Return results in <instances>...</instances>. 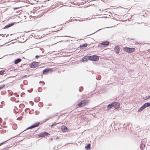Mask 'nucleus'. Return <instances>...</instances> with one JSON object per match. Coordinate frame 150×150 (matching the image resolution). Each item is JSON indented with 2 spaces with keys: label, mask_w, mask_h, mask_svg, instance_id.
Listing matches in <instances>:
<instances>
[{
  "label": "nucleus",
  "mask_w": 150,
  "mask_h": 150,
  "mask_svg": "<svg viewBox=\"0 0 150 150\" xmlns=\"http://www.w3.org/2000/svg\"><path fill=\"white\" fill-rule=\"evenodd\" d=\"M25 95V93H22L21 94V96L22 97H24Z\"/></svg>",
  "instance_id": "nucleus-29"
},
{
  "label": "nucleus",
  "mask_w": 150,
  "mask_h": 150,
  "mask_svg": "<svg viewBox=\"0 0 150 150\" xmlns=\"http://www.w3.org/2000/svg\"><path fill=\"white\" fill-rule=\"evenodd\" d=\"M43 104L42 102H40L38 104V105L39 107H41L43 106Z\"/></svg>",
  "instance_id": "nucleus-22"
},
{
  "label": "nucleus",
  "mask_w": 150,
  "mask_h": 150,
  "mask_svg": "<svg viewBox=\"0 0 150 150\" xmlns=\"http://www.w3.org/2000/svg\"><path fill=\"white\" fill-rule=\"evenodd\" d=\"M16 100V98L14 97H12L11 98V100L12 101H15Z\"/></svg>",
  "instance_id": "nucleus-33"
},
{
  "label": "nucleus",
  "mask_w": 150,
  "mask_h": 150,
  "mask_svg": "<svg viewBox=\"0 0 150 150\" xmlns=\"http://www.w3.org/2000/svg\"><path fill=\"white\" fill-rule=\"evenodd\" d=\"M91 147V144L90 143L87 144V145L85 146L86 150H89Z\"/></svg>",
  "instance_id": "nucleus-18"
},
{
  "label": "nucleus",
  "mask_w": 150,
  "mask_h": 150,
  "mask_svg": "<svg viewBox=\"0 0 150 150\" xmlns=\"http://www.w3.org/2000/svg\"><path fill=\"white\" fill-rule=\"evenodd\" d=\"M32 128H33V127L32 126V125H31V126H30L28 127L25 130H27V129H32ZM25 131L24 130V131Z\"/></svg>",
  "instance_id": "nucleus-30"
},
{
  "label": "nucleus",
  "mask_w": 150,
  "mask_h": 150,
  "mask_svg": "<svg viewBox=\"0 0 150 150\" xmlns=\"http://www.w3.org/2000/svg\"><path fill=\"white\" fill-rule=\"evenodd\" d=\"M100 79V78H99V79H98V80H99V79Z\"/></svg>",
  "instance_id": "nucleus-54"
},
{
  "label": "nucleus",
  "mask_w": 150,
  "mask_h": 150,
  "mask_svg": "<svg viewBox=\"0 0 150 150\" xmlns=\"http://www.w3.org/2000/svg\"><path fill=\"white\" fill-rule=\"evenodd\" d=\"M24 106H25L23 104H20L19 105V107H20L21 108H24Z\"/></svg>",
  "instance_id": "nucleus-24"
},
{
  "label": "nucleus",
  "mask_w": 150,
  "mask_h": 150,
  "mask_svg": "<svg viewBox=\"0 0 150 150\" xmlns=\"http://www.w3.org/2000/svg\"><path fill=\"white\" fill-rule=\"evenodd\" d=\"M58 123H56V122H54V123H53L52 125H51V127H52L53 126H54L55 125H56L58 124Z\"/></svg>",
  "instance_id": "nucleus-35"
},
{
  "label": "nucleus",
  "mask_w": 150,
  "mask_h": 150,
  "mask_svg": "<svg viewBox=\"0 0 150 150\" xmlns=\"http://www.w3.org/2000/svg\"><path fill=\"white\" fill-rule=\"evenodd\" d=\"M83 90V88L82 86H81L79 88V91L80 92H81Z\"/></svg>",
  "instance_id": "nucleus-25"
},
{
  "label": "nucleus",
  "mask_w": 150,
  "mask_h": 150,
  "mask_svg": "<svg viewBox=\"0 0 150 150\" xmlns=\"http://www.w3.org/2000/svg\"><path fill=\"white\" fill-rule=\"evenodd\" d=\"M114 50L117 54H118L120 51L119 46L118 45H116L114 48Z\"/></svg>",
  "instance_id": "nucleus-8"
},
{
  "label": "nucleus",
  "mask_w": 150,
  "mask_h": 150,
  "mask_svg": "<svg viewBox=\"0 0 150 150\" xmlns=\"http://www.w3.org/2000/svg\"><path fill=\"white\" fill-rule=\"evenodd\" d=\"M4 35H3V36H2V37H4Z\"/></svg>",
  "instance_id": "nucleus-50"
},
{
  "label": "nucleus",
  "mask_w": 150,
  "mask_h": 150,
  "mask_svg": "<svg viewBox=\"0 0 150 150\" xmlns=\"http://www.w3.org/2000/svg\"><path fill=\"white\" fill-rule=\"evenodd\" d=\"M1 35H2V34H0V36H1Z\"/></svg>",
  "instance_id": "nucleus-51"
},
{
  "label": "nucleus",
  "mask_w": 150,
  "mask_h": 150,
  "mask_svg": "<svg viewBox=\"0 0 150 150\" xmlns=\"http://www.w3.org/2000/svg\"><path fill=\"white\" fill-rule=\"evenodd\" d=\"M40 100V98L39 97H37V98H36L34 100H35V102H36L37 101H36V100H37L38 101L37 102H38Z\"/></svg>",
  "instance_id": "nucleus-23"
},
{
  "label": "nucleus",
  "mask_w": 150,
  "mask_h": 150,
  "mask_svg": "<svg viewBox=\"0 0 150 150\" xmlns=\"http://www.w3.org/2000/svg\"><path fill=\"white\" fill-rule=\"evenodd\" d=\"M8 36V35H7L6 36V37H7Z\"/></svg>",
  "instance_id": "nucleus-49"
},
{
  "label": "nucleus",
  "mask_w": 150,
  "mask_h": 150,
  "mask_svg": "<svg viewBox=\"0 0 150 150\" xmlns=\"http://www.w3.org/2000/svg\"><path fill=\"white\" fill-rule=\"evenodd\" d=\"M88 60L94 61L98 60L99 58V56L95 55L88 56Z\"/></svg>",
  "instance_id": "nucleus-1"
},
{
  "label": "nucleus",
  "mask_w": 150,
  "mask_h": 150,
  "mask_svg": "<svg viewBox=\"0 0 150 150\" xmlns=\"http://www.w3.org/2000/svg\"><path fill=\"white\" fill-rule=\"evenodd\" d=\"M88 45L87 43H84L80 45L79 47L80 49H83L86 47Z\"/></svg>",
  "instance_id": "nucleus-14"
},
{
  "label": "nucleus",
  "mask_w": 150,
  "mask_h": 150,
  "mask_svg": "<svg viewBox=\"0 0 150 150\" xmlns=\"http://www.w3.org/2000/svg\"><path fill=\"white\" fill-rule=\"evenodd\" d=\"M112 103L113 104V107L115 109L118 110L119 109L120 104L119 103L116 102H112Z\"/></svg>",
  "instance_id": "nucleus-4"
},
{
  "label": "nucleus",
  "mask_w": 150,
  "mask_h": 150,
  "mask_svg": "<svg viewBox=\"0 0 150 150\" xmlns=\"http://www.w3.org/2000/svg\"><path fill=\"white\" fill-rule=\"evenodd\" d=\"M52 118V117L50 116L47 118V119H45V120H43L42 122H43V123L47 121L48 120L51 119Z\"/></svg>",
  "instance_id": "nucleus-21"
},
{
  "label": "nucleus",
  "mask_w": 150,
  "mask_h": 150,
  "mask_svg": "<svg viewBox=\"0 0 150 150\" xmlns=\"http://www.w3.org/2000/svg\"><path fill=\"white\" fill-rule=\"evenodd\" d=\"M109 42L108 41L104 42L101 43V45H103L104 47L108 45Z\"/></svg>",
  "instance_id": "nucleus-13"
},
{
  "label": "nucleus",
  "mask_w": 150,
  "mask_h": 150,
  "mask_svg": "<svg viewBox=\"0 0 150 150\" xmlns=\"http://www.w3.org/2000/svg\"><path fill=\"white\" fill-rule=\"evenodd\" d=\"M89 102V100H88L85 99L79 103L78 106L79 107H82L87 105Z\"/></svg>",
  "instance_id": "nucleus-2"
},
{
  "label": "nucleus",
  "mask_w": 150,
  "mask_h": 150,
  "mask_svg": "<svg viewBox=\"0 0 150 150\" xmlns=\"http://www.w3.org/2000/svg\"><path fill=\"white\" fill-rule=\"evenodd\" d=\"M40 56H41V57H42V55H40V56H39V55H37L35 56V58H37V59H38V58L39 57H40Z\"/></svg>",
  "instance_id": "nucleus-37"
},
{
  "label": "nucleus",
  "mask_w": 150,
  "mask_h": 150,
  "mask_svg": "<svg viewBox=\"0 0 150 150\" xmlns=\"http://www.w3.org/2000/svg\"><path fill=\"white\" fill-rule=\"evenodd\" d=\"M13 111H14V112L15 113H16V109H13Z\"/></svg>",
  "instance_id": "nucleus-43"
},
{
  "label": "nucleus",
  "mask_w": 150,
  "mask_h": 150,
  "mask_svg": "<svg viewBox=\"0 0 150 150\" xmlns=\"http://www.w3.org/2000/svg\"><path fill=\"white\" fill-rule=\"evenodd\" d=\"M150 98V95L148 96H146L145 97V100H147L149 99Z\"/></svg>",
  "instance_id": "nucleus-34"
},
{
  "label": "nucleus",
  "mask_w": 150,
  "mask_h": 150,
  "mask_svg": "<svg viewBox=\"0 0 150 150\" xmlns=\"http://www.w3.org/2000/svg\"><path fill=\"white\" fill-rule=\"evenodd\" d=\"M88 60V56L87 57H83L82 58L81 60L82 62H85L87 61Z\"/></svg>",
  "instance_id": "nucleus-17"
},
{
  "label": "nucleus",
  "mask_w": 150,
  "mask_h": 150,
  "mask_svg": "<svg viewBox=\"0 0 150 150\" xmlns=\"http://www.w3.org/2000/svg\"><path fill=\"white\" fill-rule=\"evenodd\" d=\"M101 29H100L98 30H97L96 32H95V33H95L96 32H97V31H99V30H101Z\"/></svg>",
  "instance_id": "nucleus-45"
},
{
  "label": "nucleus",
  "mask_w": 150,
  "mask_h": 150,
  "mask_svg": "<svg viewBox=\"0 0 150 150\" xmlns=\"http://www.w3.org/2000/svg\"><path fill=\"white\" fill-rule=\"evenodd\" d=\"M113 106V104L112 103H112L109 104L108 105L107 107V110H109L110 109L112 108Z\"/></svg>",
  "instance_id": "nucleus-11"
},
{
  "label": "nucleus",
  "mask_w": 150,
  "mask_h": 150,
  "mask_svg": "<svg viewBox=\"0 0 150 150\" xmlns=\"http://www.w3.org/2000/svg\"><path fill=\"white\" fill-rule=\"evenodd\" d=\"M53 70L50 69H46L42 71L43 74H47L50 72L51 73L53 71Z\"/></svg>",
  "instance_id": "nucleus-6"
},
{
  "label": "nucleus",
  "mask_w": 150,
  "mask_h": 150,
  "mask_svg": "<svg viewBox=\"0 0 150 150\" xmlns=\"http://www.w3.org/2000/svg\"><path fill=\"white\" fill-rule=\"evenodd\" d=\"M11 139H8L6 141H5L4 142H3L2 143H0V146H1L2 144H4L8 140H10Z\"/></svg>",
  "instance_id": "nucleus-31"
},
{
  "label": "nucleus",
  "mask_w": 150,
  "mask_h": 150,
  "mask_svg": "<svg viewBox=\"0 0 150 150\" xmlns=\"http://www.w3.org/2000/svg\"><path fill=\"white\" fill-rule=\"evenodd\" d=\"M33 90V89L32 88L30 90H28V91L29 92H32Z\"/></svg>",
  "instance_id": "nucleus-38"
},
{
  "label": "nucleus",
  "mask_w": 150,
  "mask_h": 150,
  "mask_svg": "<svg viewBox=\"0 0 150 150\" xmlns=\"http://www.w3.org/2000/svg\"><path fill=\"white\" fill-rule=\"evenodd\" d=\"M2 120L1 119V118L0 117V123H1L2 122Z\"/></svg>",
  "instance_id": "nucleus-44"
},
{
  "label": "nucleus",
  "mask_w": 150,
  "mask_h": 150,
  "mask_svg": "<svg viewBox=\"0 0 150 150\" xmlns=\"http://www.w3.org/2000/svg\"><path fill=\"white\" fill-rule=\"evenodd\" d=\"M39 63L38 62H33L32 63L30 64V67L31 68H35L37 67Z\"/></svg>",
  "instance_id": "nucleus-7"
},
{
  "label": "nucleus",
  "mask_w": 150,
  "mask_h": 150,
  "mask_svg": "<svg viewBox=\"0 0 150 150\" xmlns=\"http://www.w3.org/2000/svg\"><path fill=\"white\" fill-rule=\"evenodd\" d=\"M29 103H31V105H33V104H34V103L33 102H32V101H30Z\"/></svg>",
  "instance_id": "nucleus-42"
},
{
  "label": "nucleus",
  "mask_w": 150,
  "mask_h": 150,
  "mask_svg": "<svg viewBox=\"0 0 150 150\" xmlns=\"http://www.w3.org/2000/svg\"><path fill=\"white\" fill-rule=\"evenodd\" d=\"M28 109V108H26V109L25 110V112H26V110H27V109Z\"/></svg>",
  "instance_id": "nucleus-46"
},
{
  "label": "nucleus",
  "mask_w": 150,
  "mask_h": 150,
  "mask_svg": "<svg viewBox=\"0 0 150 150\" xmlns=\"http://www.w3.org/2000/svg\"><path fill=\"white\" fill-rule=\"evenodd\" d=\"M42 83L43 85H44L45 84V82L42 81H40V83Z\"/></svg>",
  "instance_id": "nucleus-39"
},
{
  "label": "nucleus",
  "mask_w": 150,
  "mask_h": 150,
  "mask_svg": "<svg viewBox=\"0 0 150 150\" xmlns=\"http://www.w3.org/2000/svg\"><path fill=\"white\" fill-rule=\"evenodd\" d=\"M15 24V23H12L6 25L3 28H8L13 26Z\"/></svg>",
  "instance_id": "nucleus-10"
},
{
  "label": "nucleus",
  "mask_w": 150,
  "mask_h": 150,
  "mask_svg": "<svg viewBox=\"0 0 150 150\" xmlns=\"http://www.w3.org/2000/svg\"><path fill=\"white\" fill-rule=\"evenodd\" d=\"M50 135V134L46 132H45L40 133L38 135V136L40 137H44Z\"/></svg>",
  "instance_id": "nucleus-5"
},
{
  "label": "nucleus",
  "mask_w": 150,
  "mask_h": 150,
  "mask_svg": "<svg viewBox=\"0 0 150 150\" xmlns=\"http://www.w3.org/2000/svg\"><path fill=\"white\" fill-rule=\"evenodd\" d=\"M40 124V122H36L34 124H33L32 125V126L33 127V128L35 127H37Z\"/></svg>",
  "instance_id": "nucleus-12"
},
{
  "label": "nucleus",
  "mask_w": 150,
  "mask_h": 150,
  "mask_svg": "<svg viewBox=\"0 0 150 150\" xmlns=\"http://www.w3.org/2000/svg\"><path fill=\"white\" fill-rule=\"evenodd\" d=\"M38 114H37V113H36V115H38Z\"/></svg>",
  "instance_id": "nucleus-52"
},
{
  "label": "nucleus",
  "mask_w": 150,
  "mask_h": 150,
  "mask_svg": "<svg viewBox=\"0 0 150 150\" xmlns=\"http://www.w3.org/2000/svg\"><path fill=\"white\" fill-rule=\"evenodd\" d=\"M14 95L16 96L17 97H18L19 96V95H18L17 93H14Z\"/></svg>",
  "instance_id": "nucleus-40"
},
{
  "label": "nucleus",
  "mask_w": 150,
  "mask_h": 150,
  "mask_svg": "<svg viewBox=\"0 0 150 150\" xmlns=\"http://www.w3.org/2000/svg\"><path fill=\"white\" fill-rule=\"evenodd\" d=\"M52 139H53L52 138H50V139L51 140H52Z\"/></svg>",
  "instance_id": "nucleus-48"
},
{
  "label": "nucleus",
  "mask_w": 150,
  "mask_h": 150,
  "mask_svg": "<svg viewBox=\"0 0 150 150\" xmlns=\"http://www.w3.org/2000/svg\"><path fill=\"white\" fill-rule=\"evenodd\" d=\"M5 86V84H3V85H1L0 86V89H1L2 88H3Z\"/></svg>",
  "instance_id": "nucleus-32"
},
{
  "label": "nucleus",
  "mask_w": 150,
  "mask_h": 150,
  "mask_svg": "<svg viewBox=\"0 0 150 150\" xmlns=\"http://www.w3.org/2000/svg\"><path fill=\"white\" fill-rule=\"evenodd\" d=\"M26 76H27V75H25L24 76H23V77H26Z\"/></svg>",
  "instance_id": "nucleus-47"
},
{
  "label": "nucleus",
  "mask_w": 150,
  "mask_h": 150,
  "mask_svg": "<svg viewBox=\"0 0 150 150\" xmlns=\"http://www.w3.org/2000/svg\"><path fill=\"white\" fill-rule=\"evenodd\" d=\"M144 105H145V106L146 108L147 107H149V106H150V102H149V103L147 102V103H145L144 104Z\"/></svg>",
  "instance_id": "nucleus-20"
},
{
  "label": "nucleus",
  "mask_w": 150,
  "mask_h": 150,
  "mask_svg": "<svg viewBox=\"0 0 150 150\" xmlns=\"http://www.w3.org/2000/svg\"><path fill=\"white\" fill-rule=\"evenodd\" d=\"M42 88L41 87H40L38 88V92H41L42 91Z\"/></svg>",
  "instance_id": "nucleus-26"
},
{
  "label": "nucleus",
  "mask_w": 150,
  "mask_h": 150,
  "mask_svg": "<svg viewBox=\"0 0 150 150\" xmlns=\"http://www.w3.org/2000/svg\"><path fill=\"white\" fill-rule=\"evenodd\" d=\"M21 60L22 59H21L18 58L15 60L14 63L15 64H17L19 62H21Z\"/></svg>",
  "instance_id": "nucleus-15"
},
{
  "label": "nucleus",
  "mask_w": 150,
  "mask_h": 150,
  "mask_svg": "<svg viewBox=\"0 0 150 150\" xmlns=\"http://www.w3.org/2000/svg\"><path fill=\"white\" fill-rule=\"evenodd\" d=\"M128 40H134V38H128Z\"/></svg>",
  "instance_id": "nucleus-36"
},
{
  "label": "nucleus",
  "mask_w": 150,
  "mask_h": 150,
  "mask_svg": "<svg viewBox=\"0 0 150 150\" xmlns=\"http://www.w3.org/2000/svg\"><path fill=\"white\" fill-rule=\"evenodd\" d=\"M38 114H37V113H36V115H38Z\"/></svg>",
  "instance_id": "nucleus-53"
},
{
  "label": "nucleus",
  "mask_w": 150,
  "mask_h": 150,
  "mask_svg": "<svg viewBox=\"0 0 150 150\" xmlns=\"http://www.w3.org/2000/svg\"><path fill=\"white\" fill-rule=\"evenodd\" d=\"M4 103V101H2L1 103V104H0V108H3V103Z\"/></svg>",
  "instance_id": "nucleus-28"
},
{
  "label": "nucleus",
  "mask_w": 150,
  "mask_h": 150,
  "mask_svg": "<svg viewBox=\"0 0 150 150\" xmlns=\"http://www.w3.org/2000/svg\"><path fill=\"white\" fill-rule=\"evenodd\" d=\"M20 7H15V8H13V9L14 10H16V9H19V8Z\"/></svg>",
  "instance_id": "nucleus-41"
},
{
  "label": "nucleus",
  "mask_w": 150,
  "mask_h": 150,
  "mask_svg": "<svg viewBox=\"0 0 150 150\" xmlns=\"http://www.w3.org/2000/svg\"><path fill=\"white\" fill-rule=\"evenodd\" d=\"M144 104L142 105L138 110V111L139 112H141L142 110L145 109L146 108Z\"/></svg>",
  "instance_id": "nucleus-16"
},
{
  "label": "nucleus",
  "mask_w": 150,
  "mask_h": 150,
  "mask_svg": "<svg viewBox=\"0 0 150 150\" xmlns=\"http://www.w3.org/2000/svg\"><path fill=\"white\" fill-rule=\"evenodd\" d=\"M5 72V70H1L0 71V75L2 74Z\"/></svg>",
  "instance_id": "nucleus-27"
},
{
  "label": "nucleus",
  "mask_w": 150,
  "mask_h": 150,
  "mask_svg": "<svg viewBox=\"0 0 150 150\" xmlns=\"http://www.w3.org/2000/svg\"><path fill=\"white\" fill-rule=\"evenodd\" d=\"M123 50L124 51L129 53L133 52L135 50L134 48H129L128 47H124Z\"/></svg>",
  "instance_id": "nucleus-3"
},
{
  "label": "nucleus",
  "mask_w": 150,
  "mask_h": 150,
  "mask_svg": "<svg viewBox=\"0 0 150 150\" xmlns=\"http://www.w3.org/2000/svg\"><path fill=\"white\" fill-rule=\"evenodd\" d=\"M146 144H141L140 145V148L142 150L145 147Z\"/></svg>",
  "instance_id": "nucleus-19"
},
{
  "label": "nucleus",
  "mask_w": 150,
  "mask_h": 150,
  "mask_svg": "<svg viewBox=\"0 0 150 150\" xmlns=\"http://www.w3.org/2000/svg\"><path fill=\"white\" fill-rule=\"evenodd\" d=\"M61 129L62 131L63 132H65L69 130V129L65 125H63L62 126Z\"/></svg>",
  "instance_id": "nucleus-9"
}]
</instances>
